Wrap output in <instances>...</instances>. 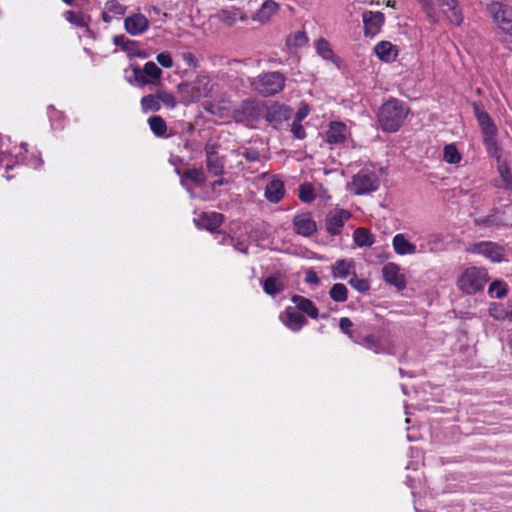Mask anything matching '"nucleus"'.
I'll use <instances>...</instances> for the list:
<instances>
[{
    "mask_svg": "<svg viewBox=\"0 0 512 512\" xmlns=\"http://www.w3.org/2000/svg\"><path fill=\"white\" fill-rule=\"evenodd\" d=\"M284 194V182L280 178L273 177L266 185L265 198L271 203H278L284 197Z\"/></svg>",
    "mask_w": 512,
    "mask_h": 512,
    "instance_id": "nucleus-18",
    "label": "nucleus"
},
{
    "mask_svg": "<svg viewBox=\"0 0 512 512\" xmlns=\"http://www.w3.org/2000/svg\"><path fill=\"white\" fill-rule=\"evenodd\" d=\"M133 75L140 86L158 85L161 81L162 70L153 61H148L143 68H133Z\"/></svg>",
    "mask_w": 512,
    "mask_h": 512,
    "instance_id": "nucleus-8",
    "label": "nucleus"
},
{
    "mask_svg": "<svg viewBox=\"0 0 512 512\" xmlns=\"http://www.w3.org/2000/svg\"><path fill=\"white\" fill-rule=\"evenodd\" d=\"M291 301L295 304V308L303 315L306 314L312 319H316L318 317V308L310 299L301 295H293Z\"/></svg>",
    "mask_w": 512,
    "mask_h": 512,
    "instance_id": "nucleus-24",
    "label": "nucleus"
},
{
    "mask_svg": "<svg viewBox=\"0 0 512 512\" xmlns=\"http://www.w3.org/2000/svg\"><path fill=\"white\" fill-rule=\"evenodd\" d=\"M382 275L388 284L395 286L398 290L406 287L405 276L400 273V267L396 263H386L382 268Z\"/></svg>",
    "mask_w": 512,
    "mask_h": 512,
    "instance_id": "nucleus-13",
    "label": "nucleus"
},
{
    "mask_svg": "<svg viewBox=\"0 0 512 512\" xmlns=\"http://www.w3.org/2000/svg\"><path fill=\"white\" fill-rule=\"evenodd\" d=\"M498 172L504 182V187L506 189H512V175L508 165L506 163H500L498 165Z\"/></svg>",
    "mask_w": 512,
    "mask_h": 512,
    "instance_id": "nucleus-48",
    "label": "nucleus"
},
{
    "mask_svg": "<svg viewBox=\"0 0 512 512\" xmlns=\"http://www.w3.org/2000/svg\"><path fill=\"white\" fill-rule=\"evenodd\" d=\"M211 80L208 76L199 75L191 83H181L178 90L182 94L183 102L192 103L207 97L211 92Z\"/></svg>",
    "mask_w": 512,
    "mask_h": 512,
    "instance_id": "nucleus-4",
    "label": "nucleus"
},
{
    "mask_svg": "<svg viewBox=\"0 0 512 512\" xmlns=\"http://www.w3.org/2000/svg\"><path fill=\"white\" fill-rule=\"evenodd\" d=\"M283 323L290 330L298 332L307 323V320L305 316L295 308V306H288L285 309V318L283 319Z\"/></svg>",
    "mask_w": 512,
    "mask_h": 512,
    "instance_id": "nucleus-17",
    "label": "nucleus"
},
{
    "mask_svg": "<svg viewBox=\"0 0 512 512\" xmlns=\"http://www.w3.org/2000/svg\"><path fill=\"white\" fill-rule=\"evenodd\" d=\"M374 51L379 59L383 61H391L394 60L397 53L394 49V46L388 41H381L375 47Z\"/></svg>",
    "mask_w": 512,
    "mask_h": 512,
    "instance_id": "nucleus-31",
    "label": "nucleus"
},
{
    "mask_svg": "<svg viewBox=\"0 0 512 512\" xmlns=\"http://www.w3.org/2000/svg\"><path fill=\"white\" fill-rule=\"evenodd\" d=\"M148 125L153 132V134L157 137L167 138V124L161 116L153 115L150 116L147 120Z\"/></svg>",
    "mask_w": 512,
    "mask_h": 512,
    "instance_id": "nucleus-32",
    "label": "nucleus"
},
{
    "mask_svg": "<svg viewBox=\"0 0 512 512\" xmlns=\"http://www.w3.org/2000/svg\"><path fill=\"white\" fill-rule=\"evenodd\" d=\"M225 183H226V180L221 178V179H218V180L214 181L212 183V187L215 188L216 186L224 185Z\"/></svg>",
    "mask_w": 512,
    "mask_h": 512,
    "instance_id": "nucleus-58",
    "label": "nucleus"
},
{
    "mask_svg": "<svg viewBox=\"0 0 512 512\" xmlns=\"http://www.w3.org/2000/svg\"><path fill=\"white\" fill-rule=\"evenodd\" d=\"M353 323L348 317H342L339 321V327L343 333L355 343V337L357 338L360 331L352 330Z\"/></svg>",
    "mask_w": 512,
    "mask_h": 512,
    "instance_id": "nucleus-42",
    "label": "nucleus"
},
{
    "mask_svg": "<svg viewBox=\"0 0 512 512\" xmlns=\"http://www.w3.org/2000/svg\"><path fill=\"white\" fill-rule=\"evenodd\" d=\"M329 295L336 302H345L348 297V290L344 284L336 283L331 287Z\"/></svg>",
    "mask_w": 512,
    "mask_h": 512,
    "instance_id": "nucleus-37",
    "label": "nucleus"
},
{
    "mask_svg": "<svg viewBox=\"0 0 512 512\" xmlns=\"http://www.w3.org/2000/svg\"><path fill=\"white\" fill-rule=\"evenodd\" d=\"M66 5H73L75 0H62Z\"/></svg>",
    "mask_w": 512,
    "mask_h": 512,
    "instance_id": "nucleus-60",
    "label": "nucleus"
},
{
    "mask_svg": "<svg viewBox=\"0 0 512 512\" xmlns=\"http://www.w3.org/2000/svg\"><path fill=\"white\" fill-rule=\"evenodd\" d=\"M508 317L512 320V310L508 313Z\"/></svg>",
    "mask_w": 512,
    "mask_h": 512,
    "instance_id": "nucleus-62",
    "label": "nucleus"
},
{
    "mask_svg": "<svg viewBox=\"0 0 512 512\" xmlns=\"http://www.w3.org/2000/svg\"><path fill=\"white\" fill-rule=\"evenodd\" d=\"M207 111L211 112V113H214V106L212 105L211 107L209 108H206Z\"/></svg>",
    "mask_w": 512,
    "mask_h": 512,
    "instance_id": "nucleus-61",
    "label": "nucleus"
},
{
    "mask_svg": "<svg viewBox=\"0 0 512 512\" xmlns=\"http://www.w3.org/2000/svg\"><path fill=\"white\" fill-rule=\"evenodd\" d=\"M223 215L217 212L203 213L198 219V225L206 228L207 230L214 232L223 223Z\"/></svg>",
    "mask_w": 512,
    "mask_h": 512,
    "instance_id": "nucleus-27",
    "label": "nucleus"
},
{
    "mask_svg": "<svg viewBox=\"0 0 512 512\" xmlns=\"http://www.w3.org/2000/svg\"><path fill=\"white\" fill-rule=\"evenodd\" d=\"M355 262L353 259L337 260L331 267V273L334 279H346L353 275Z\"/></svg>",
    "mask_w": 512,
    "mask_h": 512,
    "instance_id": "nucleus-23",
    "label": "nucleus"
},
{
    "mask_svg": "<svg viewBox=\"0 0 512 512\" xmlns=\"http://www.w3.org/2000/svg\"><path fill=\"white\" fill-rule=\"evenodd\" d=\"M141 110L143 113L157 112L161 109L157 92L154 94H148L140 100Z\"/></svg>",
    "mask_w": 512,
    "mask_h": 512,
    "instance_id": "nucleus-33",
    "label": "nucleus"
},
{
    "mask_svg": "<svg viewBox=\"0 0 512 512\" xmlns=\"http://www.w3.org/2000/svg\"><path fill=\"white\" fill-rule=\"evenodd\" d=\"M263 110L262 104L255 100H245L233 111V119L237 123H247L259 118Z\"/></svg>",
    "mask_w": 512,
    "mask_h": 512,
    "instance_id": "nucleus-9",
    "label": "nucleus"
},
{
    "mask_svg": "<svg viewBox=\"0 0 512 512\" xmlns=\"http://www.w3.org/2000/svg\"><path fill=\"white\" fill-rule=\"evenodd\" d=\"M409 108L398 99L385 102L378 113L380 127L386 132H396L403 125Z\"/></svg>",
    "mask_w": 512,
    "mask_h": 512,
    "instance_id": "nucleus-2",
    "label": "nucleus"
},
{
    "mask_svg": "<svg viewBox=\"0 0 512 512\" xmlns=\"http://www.w3.org/2000/svg\"><path fill=\"white\" fill-rule=\"evenodd\" d=\"M473 110L475 117L481 127L483 135L497 133V127L494 124L493 120L491 119L489 114L482 109V107L479 104L473 103Z\"/></svg>",
    "mask_w": 512,
    "mask_h": 512,
    "instance_id": "nucleus-19",
    "label": "nucleus"
},
{
    "mask_svg": "<svg viewBox=\"0 0 512 512\" xmlns=\"http://www.w3.org/2000/svg\"><path fill=\"white\" fill-rule=\"evenodd\" d=\"M240 154L249 162L258 161L260 159V153L255 148H245Z\"/></svg>",
    "mask_w": 512,
    "mask_h": 512,
    "instance_id": "nucleus-51",
    "label": "nucleus"
},
{
    "mask_svg": "<svg viewBox=\"0 0 512 512\" xmlns=\"http://www.w3.org/2000/svg\"><path fill=\"white\" fill-rule=\"evenodd\" d=\"M349 284L358 292L365 293L370 289V283L367 279L358 278L355 271L349 279Z\"/></svg>",
    "mask_w": 512,
    "mask_h": 512,
    "instance_id": "nucleus-45",
    "label": "nucleus"
},
{
    "mask_svg": "<svg viewBox=\"0 0 512 512\" xmlns=\"http://www.w3.org/2000/svg\"><path fill=\"white\" fill-rule=\"evenodd\" d=\"M328 143L340 144L346 139V126L342 122H332L326 133Z\"/></svg>",
    "mask_w": 512,
    "mask_h": 512,
    "instance_id": "nucleus-26",
    "label": "nucleus"
},
{
    "mask_svg": "<svg viewBox=\"0 0 512 512\" xmlns=\"http://www.w3.org/2000/svg\"><path fill=\"white\" fill-rule=\"evenodd\" d=\"M351 217V213L345 209L331 210L325 219L326 230L330 235L340 234L344 224Z\"/></svg>",
    "mask_w": 512,
    "mask_h": 512,
    "instance_id": "nucleus-10",
    "label": "nucleus"
},
{
    "mask_svg": "<svg viewBox=\"0 0 512 512\" xmlns=\"http://www.w3.org/2000/svg\"><path fill=\"white\" fill-rule=\"evenodd\" d=\"M218 149H219V145L218 144H216V143H207L205 145V148H204L205 154H206V159L218 155Z\"/></svg>",
    "mask_w": 512,
    "mask_h": 512,
    "instance_id": "nucleus-53",
    "label": "nucleus"
},
{
    "mask_svg": "<svg viewBox=\"0 0 512 512\" xmlns=\"http://www.w3.org/2000/svg\"><path fill=\"white\" fill-rule=\"evenodd\" d=\"M489 293L496 298L504 297L507 293L506 284L499 280L492 282L489 286Z\"/></svg>",
    "mask_w": 512,
    "mask_h": 512,
    "instance_id": "nucleus-49",
    "label": "nucleus"
},
{
    "mask_svg": "<svg viewBox=\"0 0 512 512\" xmlns=\"http://www.w3.org/2000/svg\"><path fill=\"white\" fill-rule=\"evenodd\" d=\"M305 281L307 283H309V284H318L319 283V277H318L317 273L314 270L309 269L305 273Z\"/></svg>",
    "mask_w": 512,
    "mask_h": 512,
    "instance_id": "nucleus-54",
    "label": "nucleus"
},
{
    "mask_svg": "<svg viewBox=\"0 0 512 512\" xmlns=\"http://www.w3.org/2000/svg\"><path fill=\"white\" fill-rule=\"evenodd\" d=\"M316 49H317V52L324 59H331V57L333 56V52L331 50L330 44L324 38H320L317 40Z\"/></svg>",
    "mask_w": 512,
    "mask_h": 512,
    "instance_id": "nucleus-47",
    "label": "nucleus"
},
{
    "mask_svg": "<svg viewBox=\"0 0 512 512\" xmlns=\"http://www.w3.org/2000/svg\"><path fill=\"white\" fill-rule=\"evenodd\" d=\"M234 247L236 250L240 251L241 253L247 254V252H248V247L246 245H244L243 243L238 242L237 244L234 245Z\"/></svg>",
    "mask_w": 512,
    "mask_h": 512,
    "instance_id": "nucleus-57",
    "label": "nucleus"
},
{
    "mask_svg": "<svg viewBox=\"0 0 512 512\" xmlns=\"http://www.w3.org/2000/svg\"><path fill=\"white\" fill-rule=\"evenodd\" d=\"M150 26V21L141 12L137 11L124 19L125 31L131 36H139L144 34Z\"/></svg>",
    "mask_w": 512,
    "mask_h": 512,
    "instance_id": "nucleus-11",
    "label": "nucleus"
},
{
    "mask_svg": "<svg viewBox=\"0 0 512 512\" xmlns=\"http://www.w3.org/2000/svg\"><path fill=\"white\" fill-rule=\"evenodd\" d=\"M299 199L305 203H309L315 199L314 188L311 184H302L299 188Z\"/></svg>",
    "mask_w": 512,
    "mask_h": 512,
    "instance_id": "nucleus-46",
    "label": "nucleus"
},
{
    "mask_svg": "<svg viewBox=\"0 0 512 512\" xmlns=\"http://www.w3.org/2000/svg\"><path fill=\"white\" fill-rule=\"evenodd\" d=\"M451 24L460 25L463 21L462 11L457 0H436Z\"/></svg>",
    "mask_w": 512,
    "mask_h": 512,
    "instance_id": "nucleus-15",
    "label": "nucleus"
},
{
    "mask_svg": "<svg viewBox=\"0 0 512 512\" xmlns=\"http://www.w3.org/2000/svg\"><path fill=\"white\" fill-rule=\"evenodd\" d=\"M380 186L377 173L371 169L363 168L352 177L348 184L349 190L355 195H366L375 192Z\"/></svg>",
    "mask_w": 512,
    "mask_h": 512,
    "instance_id": "nucleus-5",
    "label": "nucleus"
},
{
    "mask_svg": "<svg viewBox=\"0 0 512 512\" xmlns=\"http://www.w3.org/2000/svg\"><path fill=\"white\" fill-rule=\"evenodd\" d=\"M239 13L238 8L227 7L219 10L214 17L227 26H233L239 17Z\"/></svg>",
    "mask_w": 512,
    "mask_h": 512,
    "instance_id": "nucleus-29",
    "label": "nucleus"
},
{
    "mask_svg": "<svg viewBox=\"0 0 512 512\" xmlns=\"http://www.w3.org/2000/svg\"><path fill=\"white\" fill-rule=\"evenodd\" d=\"M158 63L163 66L164 68H171L173 67V59L168 52H162L159 53L156 57Z\"/></svg>",
    "mask_w": 512,
    "mask_h": 512,
    "instance_id": "nucleus-50",
    "label": "nucleus"
},
{
    "mask_svg": "<svg viewBox=\"0 0 512 512\" xmlns=\"http://www.w3.org/2000/svg\"><path fill=\"white\" fill-rule=\"evenodd\" d=\"M285 76L278 71L266 72L249 79L251 88L264 97L275 95L285 87Z\"/></svg>",
    "mask_w": 512,
    "mask_h": 512,
    "instance_id": "nucleus-3",
    "label": "nucleus"
},
{
    "mask_svg": "<svg viewBox=\"0 0 512 512\" xmlns=\"http://www.w3.org/2000/svg\"><path fill=\"white\" fill-rule=\"evenodd\" d=\"M291 132L297 139H304L306 136L305 129L301 122L293 120L291 125Z\"/></svg>",
    "mask_w": 512,
    "mask_h": 512,
    "instance_id": "nucleus-52",
    "label": "nucleus"
},
{
    "mask_svg": "<svg viewBox=\"0 0 512 512\" xmlns=\"http://www.w3.org/2000/svg\"><path fill=\"white\" fill-rule=\"evenodd\" d=\"M184 177L186 179L191 180L196 185H202L206 181V176L202 168H192L188 169L184 173Z\"/></svg>",
    "mask_w": 512,
    "mask_h": 512,
    "instance_id": "nucleus-41",
    "label": "nucleus"
},
{
    "mask_svg": "<svg viewBox=\"0 0 512 512\" xmlns=\"http://www.w3.org/2000/svg\"><path fill=\"white\" fill-rule=\"evenodd\" d=\"M487 281L488 274L484 268L470 267L459 277L457 285L461 291L471 295L481 291Z\"/></svg>",
    "mask_w": 512,
    "mask_h": 512,
    "instance_id": "nucleus-6",
    "label": "nucleus"
},
{
    "mask_svg": "<svg viewBox=\"0 0 512 512\" xmlns=\"http://www.w3.org/2000/svg\"><path fill=\"white\" fill-rule=\"evenodd\" d=\"M418 2L421 4V7L423 11L426 14V17L428 18L429 22L432 24H436L438 22V14L436 11L435 6L433 5L431 0H418Z\"/></svg>",
    "mask_w": 512,
    "mask_h": 512,
    "instance_id": "nucleus-40",
    "label": "nucleus"
},
{
    "mask_svg": "<svg viewBox=\"0 0 512 512\" xmlns=\"http://www.w3.org/2000/svg\"><path fill=\"white\" fill-rule=\"evenodd\" d=\"M353 240L359 247H370L375 242V237L367 228H357L353 233Z\"/></svg>",
    "mask_w": 512,
    "mask_h": 512,
    "instance_id": "nucleus-30",
    "label": "nucleus"
},
{
    "mask_svg": "<svg viewBox=\"0 0 512 512\" xmlns=\"http://www.w3.org/2000/svg\"><path fill=\"white\" fill-rule=\"evenodd\" d=\"M279 10V4L274 0H266L252 15V20L261 24L267 23Z\"/></svg>",
    "mask_w": 512,
    "mask_h": 512,
    "instance_id": "nucleus-20",
    "label": "nucleus"
},
{
    "mask_svg": "<svg viewBox=\"0 0 512 512\" xmlns=\"http://www.w3.org/2000/svg\"><path fill=\"white\" fill-rule=\"evenodd\" d=\"M125 39H126V38H125V36H123V35H121V36H116V37L114 38V43H115L116 45H120V44H121Z\"/></svg>",
    "mask_w": 512,
    "mask_h": 512,
    "instance_id": "nucleus-59",
    "label": "nucleus"
},
{
    "mask_svg": "<svg viewBox=\"0 0 512 512\" xmlns=\"http://www.w3.org/2000/svg\"><path fill=\"white\" fill-rule=\"evenodd\" d=\"M474 224L479 227L491 228V227H499L504 225V221L502 216L500 215V211L494 209L490 212V214L474 219Z\"/></svg>",
    "mask_w": 512,
    "mask_h": 512,
    "instance_id": "nucleus-28",
    "label": "nucleus"
},
{
    "mask_svg": "<svg viewBox=\"0 0 512 512\" xmlns=\"http://www.w3.org/2000/svg\"><path fill=\"white\" fill-rule=\"evenodd\" d=\"M487 11L497 25L498 40L506 49L512 51V7L501 2H492L487 5Z\"/></svg>",
    "mask_w": 512,
    "mask_h": 512,
    "instance_id": "nucleus-1",
    "label": "nucleus"
},
{
    "mask_svg": "<svg viewBox=\"0 0 512 512\" xmlns=\"http://www.w3.org/2000/svg\"><path fill=\"white\" fill-rule=\"evenodd\" d=\"M444 160L450 164H456L461 160V155L453 144H448L444 147Z\"/></svg>",
    "mask_w": 512,
    "mask_h": 512,
    "instance_id": "nucleus-44",
    "label": "nucleus"
},
{
    "mask_svg": "<svg viewBox=\"0 0 512 512\" xmlns=\"http://www.w3.org/2000/svg\"><path fill=\"white\" fill-rule=\"evenodd\" d=\"M388 6H393L392 2L391 1H388L387 3Z\"/></svg>",
    "mask_w": 512,
    "mask_h": 512,
    "instance_id": "nucleus-63",
    "label": "nucleus"
},
{
    "mask_svg": "<svg viewBox=\"0 0 512 512\" xmlns=\"http://www.w3.org/2000/svg\"><path fill=\"white\" fill-rule=\"evenodd\" d=\"M355 343L362 345L377 354L389 353V349L385 346L382 339L373 334L364 335L360 332L359 336L357 338L355 337Z\"/></svg>",
    "mask_w": 512,
    "mask_h": 512,
    "instance_id": "nucleus-16",
    "label": "nucleus"
},
{
    "mask_svg": "<svg viewBox=\"0 0 512 512\" xmlns=\"http://www.w3.org/2000/svg\"><path fill=\"white\" fill-rule=\"evenodd\" d=\"M160 105L163 104L168 109H174L177 106V99L171 93L163 89L157 90Z\"/></svg>",
    "mask_w": 512,
    "mask_h": 512,
    "instance_id": "nucleus-38",
    "label": "nucleus"
},
{
    "mask_svg": "<svg viewBox=\"0 0 512 512\" xmlns=\"http://www.w3.org/2000/svg\"><path fill=\"white\" fill-rule=\"evenodd\" d=\"M465 251L485 257L494 263L506 260V250L503 246L492 241H480L469 244Z\"/></svg>",
    "mask_w": 512,
    "mask_h": 512,
    "instance_id": "nucleus-7",
    "label": "nucleus"
},
{
    "mask_svg": "<svg viewBox=\"0 0 512 512\" xmlns=\"http://www.w3.org/2000/svg\"><path fill=\"white\" fill-rule=\"evenodd\" d=\"M146 10L148 11V13H151L153 12L155 15H162L163 16V22L166 20L167 18V13H161V9L157 6H149V7H146Z\"/></svg>",
    "mask_w": 512,
    "mask_h": 512,
    "instance_id": "nucleus-56",
    "label": "nucleus"
},
{
    "mask_svg": "<svg viewBox=\"0 0 512 512\" xmlns=\"http://www.w3.org/2000/svg\"><path fill=\"white\" fill-rule=\"evenodd\" d=\"M64 18L71 24L77 27H86L87 20L85 15L81 13H75L72 10H68L64 13Z\"/></svg>",
    "mask_w": 512,
    "mask_h": 512,
    "instance_id": "nucleus-43",
    "label": "nucleus"
},
{
    "mask_svg": "<svg viewBox=\"0 0 512 512\" xmlns=\"http://www.w3.org/2000/svg\"><path fill=\"white\" fill-rule=\"evenodd\" d=\"M285 287V281L279 273L267 277L263 282V290L270 296L283 292Z\"/></svg>",
    "mask_w": 512,
    "mask_h": 512,
    "instance_id": "nucleus-25",
    "label": "nucleus"
},
{
    "mask_svg": "<svg viewBox=\"0 0 512 512\" xmlns=\"http://www.w3.org/2000/svg\"><path fill=\"white\" fill-rule=\"evenodd\" d=\"M308 37L305 32L297 31L290 34L286 39V44L289 48H299L307 44Z\"/></svg>",
    "mask_w": 512,
    "mask_h": 512,
    "instance_id": "nucleus-35",
    "label": "nucleus"
},
{
    "mask_svg": "<svg viewBox=\"0 0 512 512\" xmlns=\"http://www.w3.org/2000/svg\"><path fill=\"white\" fill-rule=\"evenodd\" d=\"M206 166L208 171L214 176H220L224 172V161L218 155L206 159Z\"/></svg>",
    "mask_w": 512,
    "mask_h": 512,
    "instance_id": "nucleus-36",
    "label": "nucleus"
},
{
    "mask_svg": "<svg viewBox=\"0 0 512 512\" xmlns=\"http://www.w3.org/2000/svg\"><path fill=\"white\" fill-rule=\"evenodd\" d=\"M294 231L301 236L310 237L317 231V224L310 213L298 214L293 219Z\"/></svg>",
    "mask_w": 512,
    "mask_h": 512,
    "instance_id": "nucleus-12",
    "label": "nucleus"
},
{
    "mask_svg": "<svg viewBox=\"0 0 512 512\" xmlns=\"http://www.w3.org/2000/svg\"><path fill=\"white\" fill-rule=\"evenodd\" d=\"M496 135H497V133H491V134L483 135V141H484V144H485V146L487 148V151L491 155L496 157L497 160L499 161L500 154H499V147H498V144H497V141H496Z\"/></svg>",
    "mask_w": 512,
    "mask_h": 512,
    "instance_id": "nucleus-39",
    "label": "nucleus"
},
{
    "mask_svg": "<svg viewBox=\"0 0 512 512\" xmlns=\"http://www.w3.org/2000/svg\"><path fill=\"white\" fill-rule=\"evenodd\" d=\"M308 114H309V108H308V106L304 105L298 109L294 120L301 122Z\"/></svg>",
    "mask_w": 512,
    "mask_h": 512,
    "instance_id": "nucleus-55",
    "label": "nucleus"
},
{
    "mask_svg": "<svg viewBox=\"0 0 512 512\" xmlns=\"http://www.w3.org/2000/svg\"><path fill=\"white\" fill-rule=\"evenodd\" d=\"M126 12V6L121 4L118 0H108L104 5L102 12V20L105 23H110L113 19H118Z\"/></svg>",
    "mask_w": 512,
    "mask_h": 512,
    "instance_id": "nucleus-22",
    "label": "nucleus"
},
{
    "mask_svg": "<svg viewBox=\"0 0 512 512\" xmlns=\"http://www.w3.org/2000/svg\"><path fill=\"white\" fill-rule=\"evenodd\" d=\"M364 34L367 37H374L384 23V15L381 12L365 11L362 14Z\"/></svg>",
    "mask_w": 512,
    "mask_h": 512,
    "instance_id": "nucleus-14",
    "label": "nucleus"
},
{
    "mask_svg": "<svg viewBox=\"0 0 512 512\" xmlns=\"http://www.w3.org/2000/svg\"><path fill=\"white\" fill-rule=\"evenodd\" d=\"M392 246L397 255H413L417 253L415 244L408 241L405 234L398 233L392 239Z\"/></svg>",
    "mask_w": 512,
    "mask_h": 512,
    "instance_id": "nucleus-21",
    "label": "nucleus"
},
{
    "mask_svg": "<svg viewBox=\"0 0 512 512\" xmlns=\"http://www.w3.org/2000/svg\"><path fill=\"white\" fill-rule=\"evenodd\" d=\"M266 120L275 126L288 118V110L283 107H272L266 112Z\"/></svg>",
    "mask_w": 512,
    "mask_h": 512,
    "instance_id": "nucleus-34",
    "label": "nucleus"
}]
</instances>
